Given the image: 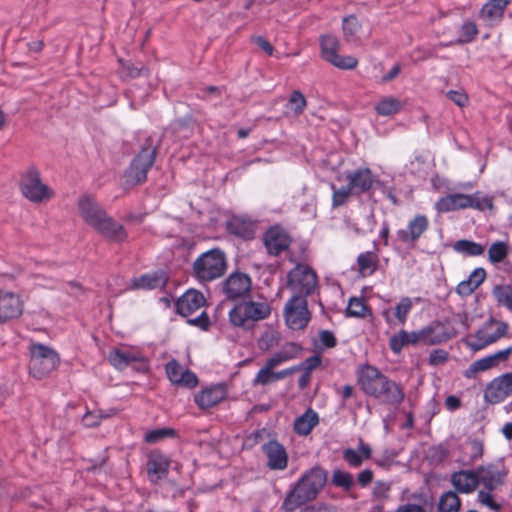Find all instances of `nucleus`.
Instances as JSON below:
<instances>
[{
	"instance_id": "1",
	"label": "nucleus",
	"mask_w": 512,
	"mask_h": 512,
	"mask_svg": "<svg viewBox=\"0 0 512 512\" xmlns=\"http://www.w3.org/2000/svg\"><path fill=\"white\" fill-rule=\"evenodd\" d=\"M77 207L83 222L104 238L118 243L127 238L124 226L109 216L92 196L82 195L77 201Z\"/></svg>"
},
{
	"instance_id": "2",
	"label": "nucleus",
	"mask_w": 512,
	"mask_h": 512,
	"mask_svg": "<svg viewBox=\"0 0 512 512\" xmlns=\"http://www.w3.org/2000/svg\"><path fill=\"white\" fill-rule=\"evenodd\" d=\"M328 472L320 466L305 471L292 485L284 498L281 508L285 512H294L303 505L314 501L323 490Z\"/></svg>"
},
{
	"instance_id": "3",
	"label": "nucleus",
	"mask_w": 512,
	"mask_h": 512,
	"mask_svg": "<svg viewBox=\"0 0 512 512\" xmlns=\"http://www.w3.org/2000/svg\"><path fill=\"white\" fill-rule=\"evenodd\" d=\"M226 270V255L218 248L202 253L192 264V276L201 283L211 282L222 277Z\"/></svg>"
},
{
	"instance_id": "4",
	"label": "nucleus",
	"mask_w": 512,
	"mask_h": 512,
	"mask_svg": "<svg viewBox=\"0 0 512 512\" xmlns=\"http://www.w3.org/2000/svg\"><path fill=\"white\" fill-rule=\"evenodd\" d=\"M271 313L270 305L265 301H242L229 311V321L244 330H250L255 323L266 319Z\"/></svg>"
},
{
	"instance_id": "5",
	"label": "nucleus",
	"mask_w": 512,
	"mask_h": 512,
	"mask_svg": "<svg viewBox=\"0 0 512 512\" xmlns=\"http://www.w3.org/2000/svg\"><path fill=\"white\" fill-rule=\"evenodd\" d=\"M440 213H446L455 210L473 208L479 211L493 208V199L490 196L483 195L481 192L474 194L453 193L441 197L435 205Z\"/></svg>"
},
{
	"instance_id": "6",
	"label": "nucleus",
	"mask_w": 512,
	"mask_h": 512,
	"mask_svg": "<svg viewBox=\"0 0 512 512\" xmlns=\"http://www.w3.org/2000/svg\"><path fill=\"white\" fill-rule=\"evenodd\" d=\"M60 363L58 353L51 347L41 343L30 346V374L36 379H42L54 371Z\"/></svg>"
},
{
	"instance_id": "7",
	"label": "nucleus",
	"mask_w": 512,
	"mask_h": 512,
	"mask_svg": "<svg viewBox=\"0 0 512 512\" xmlns=\"http://www.w3.org/2000/svg\"><path fill=\"white\" fill-rule=\"evenodd\" d=\"M158 151V145H153L152 138L148 137L145 146L132 160L126 174V183L134 186L146 181L147 173L153 166Z\"/></svg>"
},
{
	"instance_id": "8",
	"label": "nucleus",
	"mask_w": 512,
	"mask_h": 512,
	"mask_svg": "<svg viewBox=\"0 0 512 512\" xmlns=\"http://www.w3.org/2000/svg\"><path fill=\"white\" fill-rule=\"evenodd\" d=\"M286 286L292 297L307 299L317 288V275L309 266L297 264L288 272Z\"/></svg>"
},
{
	"instance_id": "9",
	"label": "nucleus",
	"mask_w": 512,
	"mask_h": 512,
	"mask_svg": "<svg viewBox=\"0 0 512 512\" xmlns=\"http://www.w3.org/2000/svg\"><path fill=\"white\" fill-rule=\"evenodd\" d=\"M507 331L508 324L506 322L490 318L484 323L482 328L476 331L473 336L474 340L469 342V346L474 351L481 350L504 337Z\"/></svg>"
},
{
	"instance_id": "10",
	"label": "nucleus",
	"mask_w": 512,
	"mask_h": 512,
	"mask_svg": "<svg viewBox=\"0 0 512 512\" xmlns=\"http://www.w3.org/2000/svg\"><path fill=\"white\" fill-rule=\"evenodd\" d=\"M320 46L322 58L331 63L332 65H334L335 67L344 70H351L357 66L358 61L355 57L349 55H338L340 43L335 36H322L320 40Z\"/></svg>"
},
{
	"instance_id": "11",
	"label": "nucleus",
	"mask_w": 512,
	"mask_h": 512,
	"mask_svg": "<svg viewBox=\"0 0 512 512\" xmlns=\"http://www.w3.org/2000/svg\"><path fill=\"white\" fill-rule=\"evenodd\" d=\"M284 318L287 326L292 330L304 329L311 318L307 299L291 297L284 307Z\"/></svg>"
},
{
	"instance_id": "12",
	"label": "nucleus",
	"mask_w": 512,
	"mask_h": 512,
	"mask_svg": "<svg viewBox=\"0 0 512 512\" xmlns=\"http://www.w3.org/2000/svg\"><path fill=\"white\" fill-rule=\"evenodd\" d=\"M20 187L22 194L32 202H41L51 197V191L41 182L40 173L33 167L22 176Z\"/></svg>"
},
{
	"instance_id": "13",
	"label": "nucleus",
	"mask_w": 512,
	"mask_h": 512,
	"mask_svg": "<svg viewBox=\"0 0 512 512\" xmlns=\"http://www.w3.org/2000/svg\"><path fill=\"white\" fill-rule=\"evenodd\" d=\"M252 281L243 272H233L222 283V292L228 300L235 301L249 295Z\"/></svg>"
},
{
	"instance_id": "14",
	"label": "nucleus",
	"mask_w": 512,
	"mask_h": 512,
	"mask_svg": "<svg viewBox=\"0 0 512 512\" xmlns=\"http://www.w3.org/2000/svg\"><path fill=\"white\" fill-rule=\"evenodd\" d=\"M512 394V372L494 378L484 391L487 403L498 404Z\"/></svg>"
},
{
	"instance_id": "15",
	"label": "nucleus",
	"mask_w": 512,
	"mask_h": 512,
	"mask_svg": "<svg viewBox=\"0 0 512 512\" xmlns=\"http://www.w3.org/2000/svg\"><path fill=\"white\" fill-rule=\"evenodd\" d=\"M357 382L360 389L369 396H374L385 381L387 376L382 374L376 367L371 365H362L356 372Z\"/></svg>"
},
{
	"instance_id": "16",
	"label": "nucleus",
	"mask_w": 512,
	"mask_h": 512,
	"mask_svg": "<svg viewBox=\"0 0 512 512\" xmlns=\"http://www.w3.org/2000/svg\"><path fill=\"white\" fill-rule=\"evenodd\" d=\"M428 226V218L425 215L418 214L408 222L405 229L396 232V239L404 244H415L428 229Z\"/></svg>"
},
{
	"instance_id": "17",
	"label": "nucleus",
	"mask_w": 512,
	"mask_h": 512,
	"mask_svg": "<svg viewBox=\"0 0 512 512\" xmlns=\"http://www.w3.org/2000/svg\"><path fill=\"white\" fill-rule=\"evenodd\" d=\"M479 484H482L485 490L494 491L504 484L507 475L505 470H500L495 464L480 465L476 469Z\"/></svg>"
},
{
	"instance_id": "18",
	"label": "nucleus",
	"mask_w": 512,
	"mask_h": 512,
	"mask_svg": "<svg viewBox=\"0 0 512 512\" xmlns=\"http://www.w3.org/2000/svg\"><path fill=\"white\" fill-rule=\"evenodd\" d=\"M262 451L267 457L266 465L270 470H284L287 468V451L277 440H269L263 444Z\"/></svg>"
},
{
	"instance_id": "19",
	"label": "nucleus",
	"mask_w": 512,
	"mask_h": 512,
	"mask_svg": "<svg viewBox=\"0 0 512 512\" xmlns=\"http://www.w3.org/2000/svg\"><path fill=\"white\" fill-rule=\"evenodd\" d=\"M169 459L158 450L151 451L147 456L146 471L151 482H157L168 475Z\"/></svg>"
},
{
	"instance_id": "20",
	"label": "nucleus",
	"mask_w": 512,
	"mask_h": 512,
	"mask_svg": "<svg viewBox=\"0 0 512 512\" xmlns=\"http://www.w3.org/2000/svg\"><path fill=\"white\" fill-rule=\"evenodd\" d=\"M206 303L204 295L197 290L186 291L176 302V311L183 317H188L201 309Z\"/></svg>"
},
{
	"instance_id": "21",
	"label": "nucleus",
	"mask_w": 512,
	"mask_h": 512,
	"mask_svg": "<svg viewBox=\"0 0 512 512\" xmlns=\"http://www.w3.org/2000/svg\"><path fill=\"white\" fill-rule=\"evenodd\" d=\"M23 312V302L12 292H0V322L19 317Z\"/></svg>"
},
{
	"instance_id": "22",
	"label": "nucleus",
	"mask_w": 512,
	"mask_h": 512,
	"mask_svg": "<svg viewBox=\"0 0 512 512\" xmlns=\"http://www.w3.org/2000/svg\"><path fill=\"white\" fill-rule=\"evenodd\" d=\"M373 397L384 404L398 406L403 402L405 394L400 385L387 377Z\"/></svg>"
},
{
	"instance_id": "23",
	"label": "nucleus",
	"mask_w": 512,
	"mask_h": 512,
	"mask_svg": "<svg viewBox=\"0 0 512 512\" xmlns=\"http://www.w3.org/2000/svg\"><path fill=\"white\" fill-rule=\"evenodd\" d=\"M348 186L353 194L360 195L368 192L373 185V176L369 168H359L346 173Z\"/></svg>"
},
{
	"instance_id": "24",
	"label": "nucleus",
	"mask_w": 512,
	"mask_h": 512,
	"mask_svg": "<svg viewBox=\"0 0 512 512\" xmlns=\"http://www.w3.org/2000/svg\"><path fill=\"white\" fill-rule=\"evenodd\" d=\"M451 484L455 488V492L469 494L476 490L479 485L475 470H459L451 474Z\"/></svg>"
},
{
	"instance_id": "25",
	"label": "nucleus",
	"mask_w": 512,
	"mask_h": 512,
	"mask_svg": "<svg viewBox=\"0 0 512 512\" xmlns=\"http://www.w3.org/2000/svg\"><path fill=\"white\" fill-rule=\"evenodd\" d=\"M167 281V274L162 270H158L133 278L130 288L134 290L159 289L165 287Z\"/></svg>"
},
{
	"instance_id": "26",
	"label": "nucleus",
	"mask_w": 512,
	"mask_h": 512,
	"mask_svg": "<svg viewBox=\"0 0 512 512\" xmlns=\"http://www.w3.org/2000/svg\"><path fill=\"white\" fill-rule=\"evenodd\" d=\"M264 244L269 254L278 256L281 252L288 249L290 239L282 229L272 227L264 235Z\"/></svg>"
},
{
	"instance_id": "27",
	"label": "nucleus",
	"mask_w": 512,
	"mask_h": 512,
	"mask_svg": "<svg viewBox=\"0 0 512 512\" xmlns=\"http://www.w3.org/2000/svg\"><path fill=\"white\" fill-rule=\"evenodd\" d=\"M226 394L227 391L225 386L223 384H217L196 394L194 400L199 408L209 409L224 400Z\"/></svg>"
},
{
	"instance_id": "28",
	"label": "nucleus",
	"mask_w": 512,
	"mask_h": 512,
	"mask_svg": "<svg viewBox=\"0 0 512 512\" xmlns=\"http://www.w3.org/2000/svg\"><path fill=\"white\" fill-rule=\"evenodd\" d=\"M511 2L512 0H489L483 5L480 17L488 25H496L503 19L504 12Z\"/></svg>"
},
{
	"instance_id": "29",
	"label": "nucleus",
	"mask_w": 512,
	"mask_h": 512,
	"mask_svg": "<svg viewBox=\"0 0 512 512\" xmlns=\"http://www.w3.org/2000/svg\"><path fill=\"white\" fill-rule=\"evenodd\" d=\"M420 331L422 344L424 345L440 344L452 337V334L447 332L445 325L439 321L432 322L420 329Z\"/></svg>"
},
{
	"instance_id": "30",
	"label": "nucleus",
	"mask_w": 512,
	"mask_h": 512,
	"mask_svg": "<svg viewBox=\"0 0 512 512\" xmlns=\"http://www.w3.org/2000/svg\"><path fill=\"white\" fill-rule=\"evenodd\" d=\"M144 358L128 348H116L110 351L108 361L118 370H124L130 364L143 362Z\"/></svg>"
},
{
	"instance_id": "31",
	"label": "nucleus",
	"mask_w": 512,
	"mask_h": 512,
	"mask_svg": "<svg viewBox=\"0 0 512 512\" xmlns=\"http://www.w3.org/2000/svg\"><path fill=\"white\" fill-rule=\"evenodd\" d=\"M226 229L232 235L251 239L255 233V224L245 217L233 216L227 221Z\"/></svg>"
},
{
	"instance_id": "32",
	"label": "nucleus",
	"mask_w": 512,
	"mask_h": 512,
	"mask_svg": "<svg viewBox=\"0 0 512 512\" xmlns=\"http://www.w3.org/2000/svg\"><path fill=\"white\" fill-rule=\"evenodd\" d=\"M421 331L418 330V331H412V332H407L405 330H400L397 334H394L390 340H389V346H390V349L394 352V353H399L403 347L411 344V345H415V344H422V340H421Z\"/></svg>"
},
{
	"instance_id": "33",
	"label": "nucleus",
	"mask_w": 512,
	"mask_h": 512,
	"mask_svg": "<svg viewBox=\"0 0 512 512\" xmlns=\"http://www.w3.org/2000/svg\"><path fill=\"white\" fill-rule=\"evenodd\" d=\"M301 350L302 347L299 344L289 342L284 344L279 351L274 353L266 361L270 363L273 367H277L286 361L296 358L301 352Z\"/></svg>"
},
{
	"instance_id": "34",
	"label": "nucleus",
	"mask_w": 512,
	"mask_h": 512,
	"mask_svg": "<svg viewBox=\"0 0 512 512\" xmlns=\"http://www.w3.org/2000/svg\"><path fill=\"white\" fill-rule=\"evenodd\" d=\"M318 422V414L314 410L308 409L303 415L296 418L294 431L300 436H307Z\"/></svg>"
},
{
	"instance_id": "35",
	"label": "nucleus",
	"mask_w": 512,
	"mask_h": 512,
	"mask_svg": "<svg viewBox=\"0 0 512 512\" xmlns=\"http://www.w3.org/2000/svg\"><path fill=\"white\" fill-rule=\"evenodd\" d=\"M498 307H503L508 311H512V285L510 284H496L491 290Z\"/></svg>"
},
{
	"instance_id": "36",
	"label": "nucleus",
	"mask_w": 512,
	"mask_h": 512,
	"mask_svg": "<svg viewBox=\"0 0 512 512\" xmlns=\"http://www.w3.org/2000/svg\"><path fill=\"white\" fill-rule=\"evenodd\" d=\"M378 256L374 252L368 251L361 253L357 257L359 273L362 276L372 275L378 267Z\"/></svg>"
},
{
	"instance_id": "37",
	"label": "nucleus",
	"mask_w": 512,
	"mask_h": 512,
	"mask_svg": "<svg viewBox=\"0 0 512 512\" xmlns=\"http://www.w3.org/2000/svg\"><path fill=\"white\" fill-rule=\"evenodd\" d=\"M453 249L459 254L470 257L480 256L485 251V247L483 245L466 239L456 241L453 244Z\"/></svg>"
},
{
	"instance_id": "38",
	"label": "nucleus",
	"mask_w": 512,
	"mask_h": 512,
	"mask_svg": "<svg viewBox=\"0 0 512 512\" xmlns=\"http://www.w3.org/2000/svg\"><path fill=\"white\" fill-rule=\"evenodd\" d=\"M461 500L455 491L443 493L438 502V512H459Z\"/></svg>"
},
{
	"instance_id": "39",
	"label": "nucleus",
	"mask_w": 512,
	"mask_h": 512,
	"mask_svg": "<svg viewBox=\"0 0 512 512\" xmlns=\"http://www.w3.org/2000/svg\"><path fill=\"white\" fill-rule=\"evenodd\" d=\"M401 108V101L393 96L383 97L375 105L377 114L381 116L396 114Z\"/></svg>"
},
{
	"instance_id": "40",
	"label": "nucleus",
	"mask_w": 512,
	"mask_h": 512,
	"mask_svg": "<svg viewBox=\"0 0 512 512\" xmlns=\"http://www.w3.org/2000/svg\"><path fill=\"white\" fill-rule=\"evenodd\" d=\"M371 315L370 308L363 302L362 299L352 297L349 299L348 306L346 308V316L365 318Z\"/></svg>"
},
{
	"instance_id": "41",
	"label": "nucleus",
	"mask_w": 512,
	"mask_h": 512,
	"mask_svg": "<svg viewBox=\"0 0 512 512\" xmlns=\"http://www.w3.org/2000/svg\"><path fill=\"white\" fill-rule=\"evenodd\" d=\"M466 449L469 452L465 454L462 459L464 465H472L483 456L484 447L483 443L479 440L474 439L468 441L466 444Z\"/></svg>"
},
{
	"instance_id": "42",
	"label": "nucleus",
	"mask_w": 512,
	"mask_h": 512,
	"mask_svg": "<svg viewBox=\"0 0 512 512\" xmlns=\"http://www.w3.org/2000/svg\"><path fill=\"white\" fill-rule=\"evenodd\" d=\"M360 28V23L355 16L350 15L343 19V33L346 41L355 42L358 39Z\"/></svg>"
},
{
	"instance_id": "43",
	"label": "nucleus",
	"mask_w": 512,
	"mask_h": 512,
	"mask_svg": "<svg viewBox=\"0 0 512 512\" xmlns=\"http://www.w3.org/2000/svg\"><path fill=\"white\" fill-rule=\"evenodd\" d=\"M331 482L336 487H340L345 491H349L354 485L352 474L340 469L333 471Z\"/></svg>"
},
{
	"instance_id": "44",
	"label": "nucleus",
	"mask_w": 512,
	"mask_h": 512,
	"mask_svg": "<svg viewBox=\"0 0 512 512\" xmlns=\"http://www.w3.org/2000/svg\"><path fill=\"white\" fill-rule=\"evenodd\" d=\"M413 307L412 299L409 297L400 298L399 302L395 306L394 316L398 323L404 325L407 321V316Z\"/></svg>"
},
{
	"instance_id": "45",
	"label": "nucleus",
	"mask_w": 512,
	"mask_h": 512,
	"mask_svg": "<svg viewBox=\"0 0 512 512\" xmlns=\"http://www.w3.org/2000/svg\"><path fill=\"white\" fill-rule=\"evenodd\" d=\"M478 34L477 26L474 22H465L460 29V35L455 40V44H467L472 42Z\"/></svg>"
},
{
	"instance_id": "46",
	"label": "nucleus",
	"mask_w": 512,
	"mask_h": 512,
	"mask_svg": "<svg viewBox=\"0 0 512 512\" xmlns=\"http://www.w3.org/2000/svg\"><path fill=\"white\" fill-rule=\"evenodd\" d=\"M508 254V246L503 241L494 242L488 250V258L492 263L503 261Z\"/></svg>"
},
{
	"instance_id": "47",
	"label": "nucleus",
	"mask_w": 512,
	"mask_h": 512,
	"mask_svg": "<svg viewBox=\"0 0 512 512\" xmlns=\"http://www.w3.org/2000/svg\"><path fill=\"white\" fill-rule=\"evenodd\" d=\"M306 105L307 101L305 96L300 91L295 90L289 97L287 108H290L295 115H301L304 112Z\"/></svg>"
},
{
	"instance_id": "48",
	"label": "nucleus",
	"mask_w": 512,
	"mask_h": 512,
	"mask_svg": "<svg viewBox=\"0 0 512 512\" xmlns=\"http://www.w3.org/2000/svg\"><path fill=\"white\" fill-rule=\"evenodd\" d=\"M496 363L494 361V358H492L491 355H488L486 357H483L481 359H478L474 361L466 371V377H470L472 374L483 372L486 370L491 369L492 367H495Z\"/></svg>"
},
{
	"instance_id": "49",
	"label": "nucleus",
	"mask_w": 512,
	"mask_h": 512,
	"mask_svg": "<svg viewBox=\"0 0 512 512\" xmlns=\"http://www.w3.org/2000/svg\"><path fill=\"white\" fill-rule=\"evenodd\" d=\"M270 363L265 362L264 366L258 371L256 377L253 380L254 385H268L275 382L274 369Z\"/></svg>"
},
{
	"instance_id": "50",
	"label": "nucleus",
	"mask_w": 512,
	"mask_h": 512,
	"mask_svg": "<svg viewBox=\"0 0 512 512\" xmlns=\"http://www.w3.org/2000/svg\"><path fill=\"white\" fill-rule=\"evenodd\" d=\"M176 434L172 428H158L148 431L145 434L144 440L149 444H155L163 439L174 437Z\"/></svg>"
},
{
	"instance_id": "51",
	"label": "nucleus",
	"mask_w": 512,
	"mask_h": 512,
	"mask_svg": "<svg viewBox=\"0 0 512 512\" xmlns=\"http://www.w3.org/2000/svg\"><path fill=\"white\" fill-rule=\"evenodd\" d=\"M331 189L333 190V196H332V205L333 207H339L344 205L350 194H353L350 187L347 185L345 187L336 188L334 184H331Z\"/></svg>"
},
{
	"instance_id": "52",
	"label": "nucleus",
	"mask_w": 512,
	"mask_h": 512,
	"mask_svg": "<svg viewBox=\"0 0 512 512\" xmlns=\"http://www.w3.org/2000/svg\"><path fill=\"white\" fill-rule=\"evenodd\" d=\"M165 370L169 380L173 384L178 385V379L184 372V369L181 367L178 361H176L175 359L169 361L165 366Z\"/></svg>"
},
{
	"instance_id": "53",
	"label": "nucleus",
	"mask_w": 512,
	"mask_h": 512,
	"mask_svg": "<svg viewBox=\"0 0 512 512\" xmlns=\"http://www.w3.org/2000/svg\"><path fill=\"white\" fill-rule=\"evenodd\" d=\"M143 70L144 66L139 67L129 61H120V74L122 77L136 78L140 76Z\"/></svg>"
},
{
	"instance_id": "54",
	"label": "nucleus",
	"mask_w": 512,
	"mask_h": 512,
	"mask_svg": "<svg viewBox=\"0 0 512 512\" xmlns=\"http://www.w3.org/2000/svg\"><path fill=\"white\" fill-rule=\"evenodd\" d=\"M320 364H321V357L319 355H313V356L305 359L300 364L295 365V368H296V372L304 371L306 373L311 374L313 370H315L317 367L320 366Z\"/></svg>"
},
{
	"instance_id": "55",
	"label": "nucleus",
	"mask_w": 512,
	"mask_h": 512,
	"mask_svg": "<svg viewBox=\"0 0 512 512\" xmlns=\"http://www.w3.org/2000/svg\"><path fill=\"white\" fill-rule=\"evenodd\" d=\"M491 492L492 491L488 490H480L477 495L478 501L482 505L489 507L491 510L500 512L501 505L494 501V497Z\"/></svg>"
},
{
	"instance_id": "56",
	"label": "nucleus",
	"mask_w": 512,
	"mask_h": 512,
	"mask_svg": "<svg viewBox=\"0 0 512 512\" xmlns=\"http://www.w3.org/2000/svg\"><path fill=\"white\" fill-rule=\"evenodd\" d=\"M343 460L351 467H360L363 463V460L359 456V452L352 448H347L343 451L342 454Z\"/></svg>"
},
{
	"instance_id": "57",
	"label": "nucleus",
	"mask_w": 512,
	"mask_h": 512,
	"mask_svg": "<svg viewBox=\"0 0 512 512\" xmlns=\"http://www.w3.org/2000/svg\"><path fill=\"white\" fill-rule=\"evenodd\" d=\"M198 384V378L195 373L186 369L178 379V386L194 388Z\"/></svg>"
},
{
	"instance_id": "58",
	"label": "nucleus",
	"mask_w": 512,
	"mask_h": 512,
	"mask_svg": "<svg viewBox=\"0 0 512 512\" xmlns=\"http://www.w3.org/2000/svg\"><path fill=\"white\" fill-rule=\"evenodd\" d=\"M485 278V269L476 268L471 272L470 276L468 277V280L473 284L474 287L478 288L484 282Z\"/></svg>"
},
{
	"instance_id": "59",
	"label": "nucleus",
	"mask_w": 512,
	"mask_h": 512,
	"mask_svg": "<svg viewBox=\"0 0 512 512\" xmlns=\"http://www.w3.org/2000/svg\"><path fill=\"white\" fill-rule=\"evenodd\" d=\"M321 343L327 348H333L337 344L334 334L329 330H322L319 333Z\"/></svg>"
},
{
	"instance_id": "60",
	"label": "nucleus",
	"mask_w": 512,
	"mask_h": 512,
	"mask_svg": "<svg viewBox=\"0 0 512 512\" xmlns=\"http://www.w3.org/2000/svg\"><path fill=\"white\" fill-rule=\"evenodd\" d=\"M448 358V353L442 349L433 350L429 356V363L431 365H439L444 363Z\"/></svg>"
},
{
	"instance_id": "61",
	"label": "nucleus",
	"mask_w": 512,
	"mask_h": 512,
	"mask_svg": "<svg viewBox=\"0 0 512 512\" xmlns=\"http://www.w3.org/2000/svg\"><path fill=\"white\" fill-rule=\"evenodd\" d=\"M300 512H337V509L332 505L318 503L306 506Z\"/></svg>"
},
{
	"instance_id": "62",
	"label": "nucleus",
	"mask_w": 512,
	"mask_h": 512,
	"mask_svg": "<svg viewBox=\"0 0 512 512\" xmlns=\"http://www.w3.org/2000/svg\"><path fill=\"white\" fill-rule=\"evenodd\" d=\"M447 97L453 101L457 106L464 107L468 101V97L459 91L450 90L447 92Z\"/></svg>"
},
{
	"instance_id": "63",
	"label": "nucleus",
	"mask_w": 512,
	"mask_h": 512,
	"mask_svg": "<svg viewBox=\"0 0 512 512\" xmlns=\"http://www.w3.org/2000/svg\"><path fill=\"white\" fill-rule=\"evenodd\" d=\"M188 323L197 326L203 330H207L210 325V320L205 311H203L198 317L189 319Z\"/></svg>"
},
{
	"instance_id": "64",
	"label": "nucleus",
	"mask_w": 512,
	"mask_h": 512,
	"mask_svg": "<svg viewBox=\"0 0 512 512\" xmlns=\"http://www.w3.org/2000/svg\"><path fill=\"white\" fill-rule=\"evenodd\" d=\"M395 512H432V508H430V511H428L424 506L413 503H406L400 505Z\"/></svg>"
}]
</instances>
